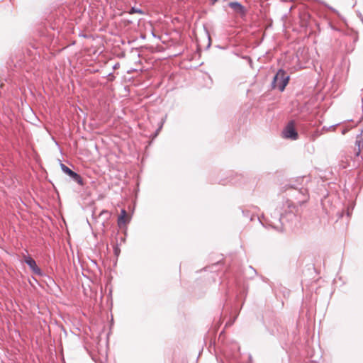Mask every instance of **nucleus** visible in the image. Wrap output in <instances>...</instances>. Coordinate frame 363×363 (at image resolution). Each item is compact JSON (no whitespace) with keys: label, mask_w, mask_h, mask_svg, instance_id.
Wrapping results in <instances>:
<instances>
[{"label":"nucleus","mask_w":363,"mask_h":363,"mask_svg":"<svg viewBox=\"0 0 363 363\" xmlns=\"http://www.w3.org/2000/svg\"><path fill=\"white\" fill-rule=\"evenodd\" d=\"M229 6L240 16H243L245 15V10L244 7L239 3L230 2L229 4Z\"/></svg>","instance_id":"obj_5"},{"label":"nucleus","mask_w":363,"mask_h":363,"mask_svg":"<svg viewBox=\"0 0 363 363\" xmlns=\"http://www.w3.org/2000/svg\"><path fill=\"white\" fill-rule=\"evenodd\" d=\"M102 214H107V215H109L108 212V211H102V212H101V215H102Z\"/></svg>","instance_id":"obj_10"},{"label":"nucleus","mask_w":363,"mask_h":363,"mask_svg":"<svg viewBox=\"0 0 363 363\" xmlns=\"http://www.w3.org/2000/svg\"><path fill=\"white\" fill-rule=\"evenodd\" d=\"M299 193L303 196V199H298L297 201V203L299 204H302L308 200V192L306 189H301L300 190Z\"/></svg>","instance_id":"obj_7"},{"label":"nucleus","mask_w":363,"mask_h":363,"mask_svg":"<svg viewBox=\"0 0 363 363\" xmlns=\"http://www.w3.org/2000/svg\"><path fill=\"white\" fill-rule=\"evenodd\" d=\"M121 216L118 218V223L121 224L122 222H125V217L126 216V212L125 210H122Z\"/></svg>","instance_id":"obj_8"},{"label":"nucleus","mask_w":363,"mask_h":363,"mask_svg":"<svg viewBox=\"0 0 363 363\" xmlns=\"http://www.w3.org/2000/svg\"><path fill=\"white\" fill-rule=\"evenodd\" d=\"M62 170L67 175H69L70 177H72L75 182H77L79 184H82V178L81 176L76 172H73L72 169H70L69 167H67L65 164H60Z\"/></svg>","instance_id":"obj_4"},{"label":"nucleus","mask_w":363,"mask_h":363,"mask_svg":"<svg viewBox=\"0 0 363 363\" xmlns=\"http://www.w3.org/2000/svg\"><path fill=\"white\" fill-rule=\"evenodd\" d=\"M282 137L295 140L298 138V133L295 129L294 122L290 121L282 131Z\"/></svg>","instance_id":"obj_2"},{"label":"nucleus","mask_w":363,"mask_h":363,"mask_svg":"<svg viewBox=\"0 0 363 363\" xmlns=\"http://www.w3.org/2000/svg\"><path fill=\"white\" fill-rule=\"evenodd\" d=\"M250 220H251V221L254 220V218H253V217H251Z\"/></svg>","instance_id":"obj_13"},{"label":"nucleus","mask_w":363,"mask_h":363,"mask_svg":"<svg viewBox=\"0 0 363 363\" xmlns=\"http://www.w3.org/2000/svg\"><path fill=\"white\" fill-rule=\"evenodd\" d=\"M289 80V75L286 74L284 69H280L273 78L272 87L273 89H278L280 91H283L287 85Z\"/></svg>","instance_id":"obj_1"},{"label":"nucleus","mask_w":363,"mask_h":363,"mask_svg":"<svg viewBox=\"0 0 363 363\" xmlns=\"http://www.w3.org/2000/svg\"><path fill=\"white\" fill-rule=\"evenodd\" d=\"M255 208H256V207H251V208H250L251 212L254 211V209H255Z\"/></svg>","instance_id":"obj_11"},{"label":"nucleus","mask_w":363,"mask_h":363,"mask_svg":"<svg viewBox=\"0 0 363 363\" xmlns=\"http://www.w3.org/2000/svg\"><path fill=\"white\" fill-rule=\"evenodd\" d=\"M212 1H213V4H215L217 1V0H212Z\"/></svg>","instance_id":"obj_12"},{"label":"nucleus","mask_w":363,"mask_h":363,"mask_svg":"<svg viewBox=\"0 0 363 363\" xmlns=\"http://www.w3.org/2000/svg\"><path fill=\"white\" fill-rule=\"evenodd\" d=\"M25 262L33 269V271L35 273H40V269L38 267L35 261L33 259L28 257L26 259Z\"/></svg>","instance_id":"obj_6"},{"label":"nucleus","mask_w":363,"mask_h":363,"mask_svg":"<svg viewBox=\"0 0 363 363\" xmlns=\"http://www.w3.org/2000/svg\"><path fill=\"white\" fill-rule=\"evenodd\" d=\"M266 225L271 226L272 228L278 231L283 230V224L281 223L280 213L274 212V216H272V220H268Z\"/></svg>","instance_id":"obj_3"},{"label":"nucleus","mask_w":363,"mask_h":363,"mask_svg":"<svg viewBox=\"0 0 363 363\" xmlns=\"http://www.w3.org/2000/svg\"><path fill=\"white\" fill-rule=\"evenodd\" d=\"M258 221H259L262 225H264V223L262 222V220L260 219V218L257 216V217Z\"/></svg>","instance_id":"obj_9"}]
</instances>
